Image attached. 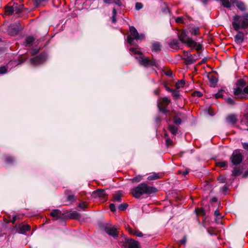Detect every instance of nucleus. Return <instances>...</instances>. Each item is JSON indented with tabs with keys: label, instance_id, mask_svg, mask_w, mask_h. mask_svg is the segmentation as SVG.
Masks as SVG:
<instances>
[{
	"label": "nucleus",
	"instance_id": "16",
	"mask_svg": "<svg viewBox=\"0 0 248 248\" xmlns=\"http://www.w3.org/2000/svg\"><path fill=\"white\" fill-rule=\"evenodd\" d=\"M226 121L231 124H234L237 121V116L235 114H230L226 117Z\"/></svg>",
	"mask_w": 248,
	"mask_h": 248
},
{
	"label": "nucleus",
	"instance_id": "39",
	"mask_svg": "<svg viewBox=\"0 0 248 248\" xmlns=\"http://www.w3.org/2000/svg\"><path fill=\"white\" fill-rule=\"evenodd\" d=\"M222 216L221 215L216 217L215 221L217 224H221L222 223Z\"/></svg>",
	"mask_w": 248,
	"mask_h": 248
},
{
	"label": "nucleus",
	"instance_id": "31",
	"mask_svg": "<svg viewBox=\"0 0 248 248\" xmlns=\"http://www.w3.org/2000/svg\"><path fill=\"white\" fill-rule=\"evenodd\" d=\"M173 122L175 124L179 125L181 124L182 121L180 118L175 116L173 118Z\"/></svg>",
	"mask_w": 248,
	"mask_h": 248
},
{
	"label": "nucleus",
	"instance_id": "15",
	"mask_svg": "<svg viewBox=\"0 0 248 248\" xmlns=\"http://www.w3.org/2000/svg\"><path fill=\"white\" fill-rule=\"evenodd\" d=\"M244 33L241 31H238L236 35L234 36L235 41L237 44H241L244 41Z\"/></svg>",
	"mask_w": 248,
	"mask_h": 248
},
{
	"label": "nucleus",
	"instance_id": "14",
	"mask_svg": "<svg viewBox=\"0 0 248 248\" xmlns=\"http://www.w3.org/2000/svg\"><path fill=\"white\" fill-rule=\"evenodd\" d=\"M93 195L95 198H105L106 197L105 191L103 189H98L93 193Z\"/></svg>",
	"mask_w": 248,
	"mask_h": 248
},
{
	"label": "nucleus",
	"instance_id": "62",
	"mask_svg": "<svg viewBox=\"0 0 248 248\" xmlns=\"http://www.w3.org/2000/svg\"><path fill=\"white\" fill-rule=\"evenodd\" d=\"M18 6H19V4H18L17 3L14 2L12 5L7 6V7H18Z\"/></svg>",
	"mask_w": 248,
	"mask_h": 248
},
{
	"label": "nucleus",
	"instance_id": "57",
	"mask_svg": "<svg viewBox=\"0 0 248 248\" xmlns=\"http://www.w3.org/2000/svg\"><path fill=\"white\" fill-rule=\"evenodd\" d=\"M189 173V171L188 170H185L184 171H179V173L180 174H182V175L183 176H186V175H187L188 173Z\"/></svg>",
	"mask_w": 248,
	"mask_h": 248
},
{
	"label": "nucleus",
	"instance_id": "40",
	"mask_svg": "<svg viewBox=\"0 0 248 248\" xmlns=\"http://www.w3.org/2000/svg\"><path fill=\"white\" fill-rule=\"evenodd\" d=\"M127 204L126 203H122L118 206V209L121 210H124L126 209Z\"/></svg>",
	"mask_w": 248,
	"mask_h": 248
},
{
	"label": "nucleus",
	"instance_id": "38",
	"mask_svg": "<svg viewBox=\"0 0 248 248\" xmlns=\"http://www.w3.org/2000/svg\"><path fill=\"white\" fill-rule=\"evenodd\" d=\"M172 95L173 96L174 99H177L179 97V93L177 91L173 90L172 92Z\"/></svg>",
	"mask_w": 248,
	"mask_h": 248
},
{
	"label": "nucleus",
	"instance_id": "9",
	"mask_svg": "<svg viewBox=\"0 0 248 248\" xmlns=\"http://www.w3.org/2000/svg\"><path fill=\"white\" fill-rule=\"evenodd\" d=\"M123 243V245L126 248H140L138 242L131 239L125 238Z\"/></svg>",
	"mask_w": 248,
	"mask_h": 248
},
{
	"label": "nucleus",
	"instance_id": "44",
	"mask_svg": "<svg viewBox=\"0 0 248 248\" xmlns=\"http://www.w3.org/2000/svg\"><path fill=\"white\" fill-rule=\"evenodd\" d=\"M7 72V68L5 66H1L0 67V74H5Z\"/></svg>",
	"mask_w": 248,
	"mask_h": 248
},
{
	"label": "nucleus",
	"instance_id": "4",
	"mask_svg": "<svg viewBox=\"0 0 248 248\" xmlns=\"http://www.w3.org/2000/svg\"><path fill=\"white\" fill-rule=\"evenodd\" d=\"M179 40L183 43L186 44L188 46L196 48L197 50H200L202 48V45L197 44L193 41L191 38L187 36L186 31H183L179 34Z\"/></svg>",
	"mask_w": 248,
	"mask_h": 248
},
{
	"label": "nucleus",
	"instance_id": "2",
	"mask_svg": "<svg viewBox=\"0 0 248 248\" xmlns=\"http://www.w3.org/2000/svg\"><path fill=\"white\" fill-rule=\"evenodd\" d=\"M156 191L157 189L155 187L149 186L144 183H141L131 190L132 195L136 198H139L143 194H150Z\"/></svg>",
	"mask_w": 248,
	"mask_h": 248
},
{
	"label": "nucleus",
	"instance_id": "6",
	"mask_svg": "<svg viewBox=\"0 0 248 248\" xmlns=\"http://www.w3.org/2000/svg\"><path fill=\"white\" fill-rule=\"evenodd\" d=\"M135 58L138 60L139 62L140 65L145 67L155 66L158 67L159 66L157 61L155 59L151 60L147 58L138 59L137 57H135Z\"/></svg>",
	"mask_w": 248,
	"mask_h": 248
},
{
	"label": "nucleus",
	"instance_id": "13",
	"mask_svg": "<svg viewBox=\"0 0 248 248\" xmlns=\"http://www.w3.org/2000/svg\"><path fill=\"white\" fill-rule=\"evenodd\" d=\"M16 227L18 232L21 234H25L31 229V227L29 225H18L16 226Z\"/></svg>",
	"mask_w": 248,
	"mask_h": 248
},
{
	"label": "nucleus",
	"instance_id": "35",
	"mask_svg": "<svg viewBox=\"0 0 248 248\" xmlns=\"http://www.w3.org/2000/svg\"><path fill=\"white\" fill-rule=\"evenodd\" d=\"M142 177L140 175H138L133 178L131 180L132 182H139L142 180Z\"/></svg>",
	"mask_w": 248,
	"mask_h": 248
},
{
	"label": "nucleus",
	"instance_id": "10",
	"mask_svg": "<svg viewBox=\"0 0 248 248\" xmlns=\"http://www.w3.org/2000/svg\"><path fill=\"white\" fill-rule=\"evenodd\" d=\"M104 230L108 235L112 236L115 239L118 237V232L115 227L106 225L104 227Z\"/></svg>",
	"mask_w": 248,
	"mask_h": 248
},
{
	"label": "nucleus",
	"instance_id": "20",
	"mask_svg": "<svg viewBox=\"0 0 248 248\" xmlns=\"http://www.w3.org/2000/svg\"><path fill=\"white\" fill-rule=\"evenodd\" d=\"M179 42L176 40H172L170 43V46L174 49L177 48L179 47Z\"/></svg>",
	"mask_w": 248,
	"mask_h": 248
},
{
	"label": "nucleus",
	"instance_id": "3",
	"mask_svg": "<svg viewBox=\"0 0 248 248\" xmlns=\"http://www.w3.org/2000/svg\"><path fill=\"white\" fill-rule=\"evenodd\" d=\"M232 25L236 31H238L240 29H246L248 27V14L243 16H234Z\"/></svg>",
	"mask_w": 248,
	"mask_h": 248
},
{
	"label": "nucleus",
	"instance_id": "46",
	"mask_svg": "<svg viewBox=\"0 0 248 248\" xmlns=\"http://www.w3.org/2000/svg\"><path fill=\"white\" fill-rule=\"evenodd\" d=\"M39 50V48L38 47H35V48H33L31 49V53L32 55H35L38 52Z\"/></svg>",
	"mask_w": 248,
	"mask_h": 248
},
{
	"label": "nucleus",
	"instance_id": "27",
	"mask_svg": "<svg viewBox=\"0 0 248 248\" xmlns=\"http://www.w3.org/2000/svg\"><path fill=\"white\" fill-rule=\"evenodd\" d=\"M129 51L133 54H138L139 55H141V52L137 48L135 47H131L129 48Z\"/></svg>",
	"mask_w": 248,
	"mask_h": 248
},
{
	"label": "nucleus",
	"instance_id": "22",
	"mask_svg": "<svg viewBox=\"0 0 248 248\" xmlns=\"http://www.w3.org/2000/svg\"><path fill=\"white\" fill-rule=\"evenodd\" d=\"M152 50L155 51H159L161 49V45L158 42L155 43L152 45Z\"/></svg>",
	"mask_w": 248,
	"mask_h": 248
},
{
	"label": "nucleus",
	"instance_id": "49",
	"mask_svg": "<svg viewBox=\"0 0 248 248\" xmlns=\"http://www.w3.org/2000/svg\"><path fill=\"white\" fill-rule=\"evenodd\" d=\"M67 200L69 202H73L75 200V196L74 195H70L67 197Z\"/></svg>",
	"mask_w": 248,
	"mask_h": 248
},
{
	"label": "nucleus",
	"instance_id": "28",
	"mask_svg": "<svg viewBox=\"0 0 248 248\" xmlns=\"http://www.w3.org/2000/svg\"><path fill=\"white\" fill-rule=\"evenodd\" d=\"M61 212L58 209H54L50 213V215L53 217H57L60 215Z\"/></svg>",
	"mask_w": 248,
	"mask_h": 248
},
{
	"label": "nucleus",
	"instance_id": "33",
	"mask_svg": "<svg viewBox=\"0 0 248 248\" xmlns=\"http://www.w3.org/2000/svg\"><path fill=\"white\" fill-rule=\"evenodd\" d=\"M184 85H185V81L184 80H182L178 81L176 83L175 86H176V88L179 89V88L183 87L184 86Z\"/></svg>",
	"mask_w": 248,
	"mask_h": 248
},
{
	"label": "nucleus",
	"instance_id": "45",
	"mask_svg": "<svg viewBox=\"0 0 248 248\" xmlns=\"http://www.w3.org/2000/svg\"><path fill=\"white\" fill-rule=\"evenodd\" d=\"M143 7V5L141 3L137 2L135 5V8L137 10L141 9Z\"/></svg>",
	"mask_w": 248,
	"mask_h": 248
},
{
	"label": "nucleus",
	"instance_id": "41",
	"mask_svg": "<svg viewBox=\"0 0 248 248\" xmlns=\"http://www.w3.org/2000/svg\"><path fill=\"white\" fill-rule=\"evenodd\" d=\"M170 100L168 97H165L163 98V99H162L163 104L167 105L169 104L170 103Z\"/></svg>",
	"mask_w": 248,
	"mask_h": 248
},
{
	"label": "nucleus",
	"instance_id": "50",
	"mask_svg": "<svg viewBox=\"0 0 248 248\" xmlns=\"http://www.w3.org/2000/svg\"><path fill=\"white\" fill-rule=\"evenodd\" d=\"M78 206L79 208L84 210L87 207V204H86L85 202H82L79 204Z\"/></svg>",
	"mask_w": 248,
	"mask_h": 248
},
{
	"label": "nucleus",
	"instance_id": "30",
	"mask_svg": "<svg viewBox=\"0 0 248 248\" xmlns=\"http://www.w3.org/2000/svg\"><path fill=\"white\" fill-rule=\"evenodd\" d=\"M48 0H34V4L36 7H38L42 4L44 2H46Z\"/></svg>",
	"mask_w": 248,
	"mask_h": 248
},
{
	"label": "nucleus",
	"instance_id": "32",
	"mask_svg": "<svg viewBox=\"0 0 248 248\" xmlns=\"http://www.w3.org/2000/svg\"><path fill=\"white\" fill-rule=\"evenodd\" d=\"M130 232L138 237H142L143 236L142 233L139 231L133 230L131 231Z\"/></svg>",
	"mask_w": 248,
	"mask_h": 248
},
{
	"label": "nucleus",
	"instance_id": "26",
	"mask_svg": "<svg viewBox=\"0 0 248 248\" xmlns=\"http://www.w3.org/2000/svg\"><path fill=\"white\" fill-rule=\"evenodd\" d=\"M160 178L159 174L156 173H154L152 174L149 176L147 178L148 180H156Z\"/></svg>",
	"mask_w": 248,
	"mask_h": 248
},
{
	"label": "nucleus",
	"instance_id": "64",
	"mask_svg": "<svg viewBox=\"0 0 248 248\" xmlns=\"http://www.w3.org/2000/svg\"><path fill=\"white\" fill-rule=\"evenodd\" d=\"M18 217L17 216H15L13 217V219L11 221L13 223H14L16 220L17 219Z\"/></svg>",
	"mask_w": 248,
	"mask_h": 248
},
{
	"label": "nucleus",
	"instance_id": "42",
	"mask_svg": "<svg viewBox=\"0 0 248 248\" xmlns=\"http://www.w3.org/2000/svg\"><path fill=\"white\" fill-rule=\"evenodd\" d=\"M227 103L230 105H234L235 104L234 101L231 97H228L226 99Z\"/></svg>",
	"mask_w": 248,
	"mask_h": 248
},
{
	"label": "nucleus",
	"instance_id": "36",
	"mask_svg": "<svg viewBox=\"0 0 248 248\" xmlns=\"http://www.w3.org/2000/svg\"><path fill=\"white\" fill-rule=\"evenodd\" d=\"M199 31V28H197V27H194L192 29V30L191 31V33L193 35H196L198 34Z\"/></svg>",
	"mask_w": 248,
	"mask_h": 248
},
{
	"label": "nucleus",
	"instance_id": "19",
	"mask_svg": "<svg viewBox=\"0 0 248 248\" xmlns=\"http://www.w3.org/2000/svg\"><path fill=\"white\" fill-rule=\"evenodd\" d=\"M169 129L173 135H176L178 133V128L174 125H169Z\"/></svg>",
	"mask_w": 248,
	"mask_h": 248
},
{
	"label": "nucleus",
	"instance_id": "52",
	"mask_svg": "<svg viewBox=\"0 0 248 248\" xmlns=\"http://www.w3.org/2000/svg\"><path fill=\"white\" fill-rule=\"evenodd\" d=\"M193 96L197 97H201L202 96V93L199 91H195L193 93Z\"/></svg>",
	"mask_w": 248,
	"mask_h": 248
},
{
	"label": "nucleus",
	"instance_id": "12",
	"mask_svg": "<svg viewBox=\"0 0 248 248\" xmlns=\"http://www.w3.org/2000/svg\"><path fill=\"white\" fill-rule=\"evenodd\" d=\"M19 29L18 26L17 24H11L8 28V33L11 35L14 36L17 34L19 32Z\"/></svg>",
	"mask_w": 248,
	"mask_h": 248
},
{
	"label": "nucleus",
	"instance_id": "17",
	"mask_svg": "<svg viewBox=\"0 0 248 248\" xmlns=\"http://www.w3.org/2000/svg\"><path fill=\"white\" fill-rule=\"evenodd\" d=\"M184 60L187 64H191L195 62L197 60V58L196 55H192L189 56L188 57H186L184 58Z\"/></svg>",
	"mask_w": 248,
	"mask_h": 248
},
{
	"label": "nucleus",
	"instance_id": "43",
	"mask_svg": "<svg viewBox=\"0 0 248 248\" xmlns=\"http://www.w3.org/2000/svg\"><path fill=\"white\" fill-rule=\"evenodd\" d=\"M6 162L7 163V164H11L12 163L13 161L14 160V158L11 156H7L6 157Z\"/></svg>",
	"mask_w": 248,
	"mask_h": 248
},
{
	"label": "nucleus",
	"instance_id": "18",
	"mask_svg": "<svg viewBox=\"0 0 248 248\" xmlns=\"http://www.w3.org/2000/svg\"><path fill=\"white\" fill-rule=\"evenodd\" d=\"M34 40L35 39L32 36H30L27 37L25 40L26 46H32L33 42H34Z\"/></svg>",
	"mask_w": 248,
	"mask_h": 248
},
{
	"label": "nucleus",
	"instance_id": "11",
	"mask_svg": "<svg viewBox=\"0 0 248 248\" xmlns=\"http://www.w3.org/2000/svg\"><path fill=\"white\" fill-rule=\"evenodd\" d=\"M46 57L44 54H41L31 59L32 64L37 65L43 63L46 60Z\"/></svg>",
	"mask_w": 248,
	"mask_h": 248
},
{
	"label": "nucleus",
	"instance_id": "48",
	"mask_svg": "<svg viewBox=\"0 0 248 248\" xmlns=\"http://www.w3.org/2000/svg\"><path fill=\"white\" fill-rule=\"evenodd\" d=\"M217 180L221 183H224L226 182V178L224 176H220L218 178Z\"/></svg>",
	"mask_w": 248,
	"mask_h": 248
},
{
	"label": "nucleus",
	"instance_id": "63",
	"mask_svg": "<svg viewBox=\"0 0 248 248\" xmlns=\"http://www.w3.org/2000/svg\"><path fill=\"white\" fill-rule=\"evenodd\" d=\"M214 215L215 216V217H217L218 216L221 215V214H220L218 210H216L214 212Z\"/></svg>",
	"mask_w": 248,
	"mask_h": 248
},
{
	"label": "nucleus",
	"instance_id": "37",
	"mask_svg": "<svg viewBox=\"0 0 248 248\" xmlns=\"http://www.w3.org/2000/svg\"><path fill=\"white\" fill-rule=\"evenodd\" d=\"M210 81L212 84V86L214 87L217 83V80L216 78L212 77L210 78Z\"/></svg>",
	"mask_w": 248,
	"mask_h": 248
},
{
	"label": "nucleus",
	"instance_id": "29",
	"mask_svg": "<svg viewBox=\"0 0 248 248\" xmlns=\"http://www.w3.org/2000/svg\"><path fill=\"white\" fill-rule=\"evenodd\" d=\"M221 3L222 5L225 8H229L231 6L229 0H222Z\"/></svg>",
	"mask_w": 248,
	"mask_h": 248
},
{
	"label": "nucleus",
	"instance_id": "59",
	"mask_svg": "<svg viewBox=\"0 0 248 248\" xmlns=\"http://www.w3.org/2000/svg\"><path fill=\"white\" fill-rule=\"evenodd\" d=\"M191 54L190 53L189 51H184V55L185 58L188 57L189 56H190Z\"/></svg>",
	"mask_w": 248,
	"mask_h": 248
},
{
	"label": "nucleus",
	"instance_id": "47",
	"mask_svg": "<svg viewBox=\"0 0 248 248\" xmlns=\"http://www.w3.org/2000/svg\"><path fill=\"white\" fill-rule=\"evenodd\" d=\"M158 108L159 111L165 114L168 112V110L165 108L161 107L159 105H158Z\"/></svg>",
	"mask_w": 248,
	"mask_h": 248
},
{
	"label": "nucleus",
	"instance_id": "7",
	"mask_svg": "<svg viewBox=\"0 0 248 248\" xmlns=\"http://www.w3.org/2000/svg\"><path fill=\"white\" fill-rule=\"evenodd\" d=\"M243 159V156L240 150H236L234 151L230 157L232 164L234 165L240 164Z\"/></svg>",
	"mask_w": 248,
	"mask_h": 248
},
{
	"label": "nucleus",
	"instance_id": "23",
	"mask_svg": "<svg viewBox=\"0 0 248 248\" xmlns=\"http://www.w3.org/2000/svg\"><path fill=\"white\" fill-rule=\"evenodd\" d=\"M122 194L118 192L113 197V201L114 202H121Z\"/></svg>",
	"mask_w": 248,
	"mask_h": 248
},
{
	"label": "nucleus",
	"instance_id": "58",
	"mask_svg": "<svg viewBox=\"0 0 248 248\" xmlns=\"http://www.w3.org/2000/svg\"><path fill=\"white\" fill-rule=\"evenodd\" d=\"M243 147L246 150L248 151V143L244 142L242 143Z\"/></svg>",
	"mask_w": 248,
	"mask_h": 248
},
{
	"label": "nucleus",
	"instance_id": "34",
	"mask_svg": "<svg viewBox=\"0 0 248 248\" xmlns=\"http://www.w3.org/2000/svg\"><path fill=\"white\" fill-rule=\"evenodd\" d=\"M216 165L220 168H224L227 166V162L225 161L218 162L216 163Z\"/></svg>",
	"mask_w": 248,
	"mask_h": 248
},
{
	"label": "nucleus",
	"instance_id": "55",
	"mask_svg": "<svg viewBox=\"0 0 248 248\" xmlns=\"http://www.w3.org/2000/svg\"><path fill=\"white\" fill-rule=\"evenodd\" d=\"M166 143L167 145L168 146H169L170 145L172 144V141L170 139L167 138L166 139Z\"/></svg>",
	"mask_w": 248,
	"mask_h": 248
},
{
	"label": "nucleus",
	"instance_id": "53",
	"mask_svg": "<svg viewBox=\"0 0 248 248\" xmlns=\"http://www.w3.org/2000/svg\"><path fill=\"white\" fill-rule=\"evenodd\" d=\"M216 98H221L223 96V94L221 92H219L215 95Z\"/></svg>",
	"mask_w": 248,
	"mask_h": 248
},
{
	"label": "nucleus",
	"instance_id": "24",
	"mask_svg": "<svg viewBox=\"0 0 248 248\" xmlns=\"http://www.w3.org/2000/svg\"><path fill=\"white\" fill-rule=\"evenodd\" d=\"M242 173V171L240 168H235L232 171V175L233 176H237Z\"/></svg>",
	"mask_w": 248,
	"mask_h": 248
},
{
	"label": "nucleus",
	"instance_id": "54",
	"mask_svg": "<svg viewBox=\"0 0 248 248\" xmlns=\"http://www.w3.org/2000/svg\"><path fill=\"white\" fill-rule=\"evenodd\" d=\"M243 122L248 126V113H247L245 117V119H243Z\"/></svg>",
	"mask_w": 248,
	"mask_h": 248
},
{
	"label": "nucleus",
	"instance_id": "5",
	"mask_svg": "<svg viewBox=\"0 0 248 248\" xmlns=\"http://www.w3.org/2000/svg\"><path fill=\"white\" fill-rule=\"evenodd\" d=\"M130 34L127 36V41L131 45H134V40H142L144 39L145 36L143 34H139L136 29L133 26L129 28Z\"/></svg>",
	"mask_w": 248,
	"mask_h": 248
},
{
	"label": "nucleus",
	"instance_id": "61",
	"mask_svg": "<svg viewBox=\"0 0 248 248\" xmlns=\"http://www.w3.org/2000/svg\"><path fill=\"white\" fill-rule=\"evenodd\" d=\"M114 0H104L105 3L107 4L113 3Z\"/></svg>",
	"mask_w": 248,
	"mask_h": 248
},
{
	"label": "nucleus",
	"instance_id": "8",
	"mask_svg": "<svg viewBox=\"0 0 248 248\" xmlns=\"http://www.w3.org/2000/svg\"><path fill=\"white\" fill-rule=\"evenodd\" d=\"M23 4H19L18 7H6L5 12L8 15H12L14 13L16 14H19L23 11Z\"/></svg>",
	"mask_w": 248,
	"mask_h": 248
},
{
	"label": "nucleus",
	"instance_id": "56",
	"mask_svg": "<svg viewBox=\"0 0 248 248\" xmlns=\"http://www.w3.org/2000/svg\"><path fill=\"white\" fill-rule=\"evenodd\" d=\"M109 208H110V210L112 212L115 211V205L113 203L110 204V205H109Z\"/></svg>",
	"mask_w": 248,
	"mask_h": 248
},
{
	"label": "nucleus",
	"instance_id": "1",
	"mask_svg": "<svg viewBox=\"0 0 248 248\" xmlns=\"http://www.w3.org/2000/svg\"><path fill=\"white\" fill-rule=\"evenodd\" d=\"M236 87L233 90V94L236 99L248 98V84L243 79L237 80Z\"/></svg>",
	"mask_w": 248,
	"mask_h": 248
},
{
	"label": "nucleus",
	"instance_id": "60",
	"mask_svg": "<svg viewBox=\"0 0 248 248\" xmlns=\"http://www.w3.org/2000/svg\"><path fill=\"white\" fill-rule=\"evenodd\" d=\"M113 3H115L119 6L121 5V2L120 0H114L113 1Z\"/></svg>",
	"mask_w": 248,
	"mask_h": 248
},
{
	"label": "nucleus",
	"instance_id": "51",
	"mask_svg": "<svg viewBox=\"0 0 248 248\" xmlns=\"http://www.w3.org/2000/svg\"><path fill=\"white\" fill-rule=\"evenodd\" d=\"M184 21V18L182 16H179L176 18L175 19L176 22L178 23H183Z\"/></svg>",
	"mask_w": 248,
	"mask_h": 248
},
{
	"label": "nucleus",
	"instance_id": "25",
	"mask_svg": "<svg viewBox=\"0 0 248 248\" xmlns=\"http://www.w3.org/2000/svg\"><path fill=\"white\" fill-rule=\"evenodd\" d=\"M236 5L237 7L241 11H245L246 10V7L244 3L242 1H238Z\"/></svg>",
	"mask_w": 248,
	"mask_h": 248
},
{
	"label": "nucleus",
	"instance_id": "21",
	"mask_svg": "<svg viewBox=\"0 0 248 248\" xmlns=\"http://www.w3.org/2000/svg\"><path fill=\"white\" fill-rule=\"evenodd\" d=\"M71 217L76 219H79L81 218V215L77 211H73L70 214Z\"/></svg>",
	"mask_w": 248,
	"mask_h": 248
}]
</instances>
